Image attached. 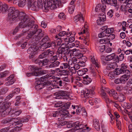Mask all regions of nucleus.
I'll return each mask as SVG.
<instances>
[{
    "label": "nucleus",
    "instance_id": "f257e3e1",
    "mask_svg": "<svg viewBox=\"0 0 132 132\" xmlns=\"http://www.w3.org/2000/svg\"><path fill=\"white\" fill-rule=\"evenodd\" d=\"M8 16L9 18H12L13 21L17 22L20 20L19 25L15 28L14 32H17L20 28H22L26 26L29 25L28 21L29 19L28 18V16L23 12H19L15 10L13 7H10L8 10Z\"/></svg>",
    "mask_w": 132,
    "mask_h": 132
},
{
    "label": "nucleus",
    "instance_id": "f03ea898",
    "mask_svg": "<svg viewBox=\"0 0 132 132\" xmlns=\"http://www.w3.org/2000/svg\"><path fill=\"white\" fill-rule=\"evenodd\" d=\"M42 30L40 29H38L37 30H34L32 31H30L28 34V35L26 37V39H34L36 41L35 42V44L34 45H31L29 47L28 51H30L31 52V54L32 57L36 53V51L38 50V47L36 46L35 45L39 42V40L41 39L43 36V34L42 32Z\"/></svg>",
    "mask_w": 132,
    "mask_h": 132
},
{
    "label": "nucleus",
    "instance_id": "7ed1b4c3",
    "mask_svg": "<svg viewBox=\"0 0 132 132\" xmlns=\"http://www.w3.org/2000/svg\"><path fill=\"white\" fill-rule=\"evenodd\" d=\"M44 7L47 12L49 9H54L56 8V5L59 7H61L62 4V1L60 0H43Z\"/></svg>",
    "mask_w": 132,
    "mask_h": 132
},
{
    "label": "nucleus",
    "instance_id": "20e7f679",
    "mask_svg": "<svg viewBox=\"0 0 132 132\" xmlns=\"http://www.w3.org/2000/svg\"><path fill=\"white\" fill-rule=\"evenodd\" d=\"M32 0H28V8L33 11H37L39 9L43 8L42 0H37V2L34 1L32 3Z\"/></svg>",
    "mask_w": 132,
    "mask_h": 132
},
{
    "label": "nucleus",
    "instance_id": "39448f33",
    "mask_svg": "<svg viewBox=\"0 0 132 132\" xmlns=\"http://www.w3.org/2000/svg\"><path fill=\"white\" fill-rule=\"evenodd\" d=\"M17 118H6L3 120L2 122L4 123H12V125L10 126V127L20 128L22 126V124L20 121H17Z\"/></svg>",
    "mask_w": 132,
    "mask_h": 132
},
{
    "label": "nucleus",
    "instance_id": "423d86ee",
    "mask_svg": "<svg viewBox=\"0 0 132 132\" xmlns=\"http://www.w3.org/2000/svg\"><path fill=\"white\" fill-rule=\"evenodd\" d=\"M66 52L65 48L63 47L61 48H59L56 54L53 55L50 59L51 61H56L61 59L62 57V54H64Z\"/></svg>",
    "mask_w": 132,
    "mask_h": 132
},
{
    "label": "nucleus",
    "instance_id": "0eeeda50",
    "mask_svg": "<svg viewBox=\"0 0 132 132\" xmlns=\"http://www.w3.org/2000/svg\"><path fill=\"white\" fill-rule=\"evenodd\" d=\"M1 105L0 108V115L5 117L9 114L11 111L9 107L11 105L10 103L4 102Z\"/></svg>",
    "mask_w": 132,
    "mask_h": 132
},
{
    "label": "nucleus",
    "instance_id": "6e6552de",
    "mask_svg": "<svg viewBox=\"0 0 132 132\" xmlns=\"http://www.w3.org/2000/svg\"><path fill=\"white\" fill-rule=\"evenodd\" d=\"M48 77L47 75L44 76V77L40 78L39 81L37 83V85L35 86V88L37 90H39L44 88L45 86H49L46 85V83L47 82H45V84L42 83L46 80V79Z\"/></svg>",
    "mask_w": 132,
    "mask_h": 132
},
{
    "label": "nucleus",
    "instance_id": "1a4fd4ad",
    "mask_svg": "<svg viewBox=\"0 0 132 132\" xmlns=\"http://www.w3.org/2000/svg\"><path fill=\"white\" fill-rule=\"evenodd\" d=\"M62 81L61 80H60L57 82L55 80L50 81H47L46 83V85L47 86H50L48 87L49 88V90H51L52 89L55 88H59L56 85L57 84L60 86H62Z\"/></svg>",
    "mask_w": 132,
    "mask_h": 132
},
{
    "label": "nucleus",
    "instance_id": "9d476101",
    "mask_svg": "<svg viewBox=\"0 0 132 132\" xmlns=\"http://www.w3.org/2000/svg\"><path fill=\"white\" fill-rule=\"evenodd\" d=\"M86 125L84 126L81 123H80L79 121H78L73 123L72 125H71V127H73L75 128V130H77L78 129H81V130L83 131L84 130H86V128L87 131H89L90 130V129L88 127H86Z\"/></svg>",
    "mask_w": 132,
    "mask_h": 132
},
{
    "label": "nucleus",
    "instance_id": "9b49d317",
    "mask_svg": "<svg viewBox=\"0 0 132 132\" xmlns=\"http://www.w3.org/2000/svg\"><path fill=\"white\" fill-rule=\"evenodd\" d=\"M51 116L53 117H56L59 121H63L66 117L65 114L61 113V111H56L53 112L51 114Z\"/></svg>",
    "mask_w": 132,
    "mask_h": 132
},
{
    "label": "nucleus",
    "instance_id": "f8f14e48",
    "mask_svg": "<svg viewBox=\"0 0 132 132\" xmlns=\"http://www.w3.org/2000/svg\"><path fill=\"white\" fill-rule=\"evenodd\" d=\"M56 95L55 98L56 99H64L67 98L68 96L66 93L65 91L63 90H60L55 93Z\"/></svg>",
    "mask_w": 132,
    "mask_h": 132
},
{
    "label": "nucleus",
    "instance_id": "ddd939ff",
    "mask_svg": "<svg viewBox=\"0 0 132 132\" xmlns=\"http://www.w3.org/2000/svg\"><path fill=\"white\" fill-rule=\"evenodd\" d=\"M101 1L103 4H110L112 7L115 9L117 10L118 9V6L116 0H101Z\"/></svg>",
    "mask_w": 132,
    "mask_h": 132
},
{
    "label": "nucleus",
    "instance_id": "4468645a",
    "mask_svg": "<svg viewBox=\"0 0 132 132\" xmlns=\"http://www.w3.org/2000/svg\"><path fill=\"white\" fill-rule=\"evenodd\" d=\"M28 19H29V21H28V24H29V25H28V26H26L25 27H24L23 28H26L27 29H27V31H28V30H29L31 28H32L33 27H34V28L35 29L34 30H37L38 29H37V28L38 27V25L36 24H35L34 25V22L33 21H30V19L28 18Z\"/></svg>",
    "mask_w": 132,
    "mask_h": 132
},
{
    "label": "nucleus",
    "instance_id": "2eb2a0df",
    "mask_svg": "<svg viewBox=\"0 0 132 132\" xmlns=\"http://www.w3.org/2000/svg\"><path fill=\"white\" fill-rule=\"evenodd\" d=\"M55 39L56 40V43H57V46H61V47L60 48H61L63 47L64 48H65V50L66 51L67 50L65 49L67 48V47H66V44H64L62 43V39L58 36V35H56L55 37Z\"/></svg>",
    "mask_w": 132,
    "mask_h": 132
},
{
    "label": "nucleus",
    "instance_id": "dca6fc26",
    "mask_svg": "<svg viewBox=\"0 0 132 132\" xmlns=\"http://www.w3.org/2000/svg\"><path fill=\"white\" fill-rule=\"evenodd\" d=\"M74 21L75 23H77V24H79V25L80 23H83L84 20L82 15L81 14L77 15L74 17Z\"/></svg>",
    "mask_w": 132,
    "mask_h": 132
},
{
    "label": "nucleus",
    "instance_id": "f3484780",
    "mask_svg": "<svg viewBox=\"0 0 132 132\" xmlns=\"http://www.w3.org/2000/svg\"><path fill=\"white\" fill-rule=\"evenodd\" d=\"M90 58L93 65L95 68L96 70H97L100 67V63L97 60H95L93 56H90Z\"/></svg>",
    "mask_w": 132,
    "mask_h": 132
},
{
    "label": "nucleus",
    "instance_id": "a211bd4d",
    "mask_svg": "<svg viewBox=\"0 0 132 132\" xmlns=\"http://www.w3.org/2000/svg\"><path fill=\"white\" fill-rule=\"evenodd\" d=\"M72 65V61L70 60H69L68 63H63L61 64L60 67L61 69H70V65Z\"/></svg>",
    "mask_w": 132,
    "mask_h": 132
},
{
    "label": "nucleus",
    "instance_id": "6ab92c4d",
    "mask_svg": "<svg viewBox=\"0 0 132 132\" xmlns=\"http://www.w3.org/2000/svg\"><path fill=\"white\" fill-rule=\"evenodd\" d=\"M129 74H125L122 75L120 77L121 84H123L126 83L128 80L131 73Z\"/></svg>",
    "mask_w": 132,
    "mask_h": 132
},
{
    "label": "nucleus",
    "instance_id": "aec40b11",
    "mask_svg": "<svg viewBox=\"0 0 132 132\" xmlns=\"http://www.w3.org/2000/svg\"><path fill=\"white\" fill-rule=\"evenodd\" d=\"M70 52L74 56H76L78 59L80 57L82 56V54L80 53V51L79 50H77L74 49L70 51Z\"/></svg>",
    "mask_w": 132,
    "mask_h": 132
},
{
    "label": "nucleus",
    "instance_id": "412c9836",
    "mask_svg": "<svg viewBox=\"0 0 132 132\" xmlns=\"http://www.w3.org/2000/svg\"><path fill=\"white\" fill-rule=\"evenodd\" d=\"M99 18L97 21V23L98 24H101V22H103L105 20V15L104 14V13L102 14H99L98 15Z\"/></svg>",
    "mask_w": 132,
    "mask_h": 132
},
{
    "label": "nucleus",
    "instance_id": "4be33fe9",
    "mask_svg": "<svg viewBox=\"0 0 132 132\" xmlns=\"http://www.w3.org/2000/svg\"><path fill=\"white\" fill-rule=\"evenodd\" d=\"M51 62L49 65L47 67V68H52L58 67L60 64V63L59 61H53Z\"/></svg>",
    "mask_w": 132,
    "mask_h": 132
},
{
    "label": "nucleus",
    "instance_id": "5701e85b",
    "mask_svg": "<svg viewBox=\"0 0 132 132\" xmlns=\"http://www.w3.org/2000/svg\"><path fill=\"white\" fill-rule=\"evenodd\" d=\"M121 68L125 73V74H129V73H131L130 71L127 69V68L128 66L127 64L125 63H122L121 65Z\"/></svg>",
    "mask_w": 132,
    "mask_h": 132
},
{
    "label": "nucleus",
    "instance_id": "b1692460",
    "mask_svg": "<svg viewBox=\"0 0 132 132\" xmlns=\"http://www.w3.org/2000/svg\"><path fill=\"white\" fill-rule=\"evenodd\" d=\"M93 125L95 129L97 131L100 130V124L98 120L97 119H94L93 121Z\"/></svg>",
    "mask_w": 132,
    "mask_h": 132
},
{
    "label": "nucleus",
    "instance_id": "393cba45",
    "mask_svg": "<svg viewBox=\"0 0 132 132\" xmlns=\"http://www.w3.org/2000/svg\"><path fill=\"white\" fill-rule=\"evenodd\" d=\"M83 79V83L85 85H88L91 82L92 79L89 77L88 76H86L82 77Z\"/></svg>",
    "mask_w": 132,
    "mask_h": 132
},
{
    "label": "nucleus",
    "instance_id": "a878e982",
    "mask_svg": "<svg viewBox=\"0 0 132 132\" xmlns=\"http://www.w3.org/2000/svg\"><path fill=\"white\" fill-rule=\"evenodd\" d=\"M109 95L110 96L112 97L113 99L115 100H116L117 99V93L113 89L111 90Z\"/></svg>",
    "mask_w": 132,
    "mask_h": 132
},
{
    "label": "nucleus",
    "instance_id": "bb28decb",
    "mask_svg": "<svg viewBox=\"0 0 132 132\" xmlns=\"http://www.w3.org/2000/svg\"><path fill=\"white\" fill-rule=\"evenodd\" d=\"M75 39V37L73 36H71L70 37L65 38L64 39L65 43L66 45L68 44L69 43H72L73 42Z\"/></svg>",
    "mask_w": 132,
    "mask_h": 132
},
{
    "label": "nucleus",
    "instance_id": "cd10ccee",
    "mask_svg": "<svg viewBox=\"0 0 132 132\" xmlns=\"http://www.w3.org/2000/svg\"><path fill=\"white\" fill-rule=\"evenodd\" d=\"M116 55L115 53H113L106 56V59L107 61H110L115 59Z\"/></svg>",
    "mask_w": 132,
    "mask_h": 132
},
{
    "label": "nucleus",
    "instance_id": "c85d7f7f",
    "mask_svg": "<svg viewBox=\"0 0 132 132\" xmlns=\"http://www.w3.org/2000/svg\"><path fill=\"white\" fill-rule=\"evenodd\" d=\"M10 128H10L7 127L3 128L1 130L0 132H7L9 130H10V132H14L16 131L15 128H13L12 129H11Z\"/></svg>",
    "mask_w": 132,
    "mask_h": 132
},
{
    "label": "nucleus",
    "instance_id": "c756f323",
    "mask_svg": "<svg viewBox=\"0 0 132 132\" xmlns=\"http://www.w3.org/2000/svg\"><path fill=\"white\" fill-rule=\"evenodd\" d=\"M117 99L116 100H118L119 101L122 102L125 100V96L122 94L119 93L118 96L117 95Z\"/></svg>",
    "mask_w": 132,
    "mask_h": 132
},
{
    "label": "nucleus",
    "instance_id": "7c9ffc66",
    "mask_svg": "<svg viewBox=\"0 0 132 132\" xmlns=\"http://www.w3.org/2000/svg\"><path fill=\"white\" fill-rule=\"evenodd\" d=\"M78 59H80V60L79 64L81 63L82 65L84 64L87 60L86 57L85 56H83V54H82V56L80 57Z\"/></svg>",
    "mask_w": 132,
    "mask_h": 132
},
{
    "label": "nucleus",
    "instance_id": "2f4dec72",
    "mask_svg": "<svg viewBox=\"0 0 132 132\" xmlns=\"http://www.w3.org/2000/svg\"><path fill=\"white\" fill-rule=\"evenodd\" d=\"M70 103H67L65 104L63 106L61 107V108L62 110V112L63 111H65V112H66L67 111L66 110L68 109L70 107Z\"/></svg>",
    "mask_w": 132,
    "mask_h": 132
},
{
    "label": "nucleus",
    "instance_id": "473e14b6",
    "mask_svg": "<svg viewBox=\"0 0 132 132\" xmlns=\"http://www.w3.org/2000/svg\"><path fill=\"white\" fill-rule=\"evenodd\" d=\"M49 61V60L46 59H44L41 61V62L39 64L40 66L42 67L47 64Z\"/></svg>",
    "mask_w": 132,
    "mask_h": 132
},
{
    "label": "nucleus",
    "instance_id": "72a5a7b5",
    "mask_svg": "<svg viewBox=\"0 0 132 132\" xmlns=\"http://www.w3.org/2000/svg\"><path fill=\"white\" fill-rule=\"evenodd\" d=\"M47 72V71L46 70H44L40 71L38 72H35L34 75L35 76H38L43 75L46 74Z\"/></svg>",
    "mask_w": 132,
    "mask_h": 132
},
{
    "label": "nucleus",
    "instance_id": "f704fd0d",
    "mask_svg": "<svg viewBox=\"0 0 132 132\" xmlns=\"http://www.w3.org/2000/svg\"><path fill=\"white\" fill-rule=\"evenodd\" d=\"M39 69L38 68L33 65L29 66L28 68V70L32 72L36 71Z\"/></svg>",
    "mask_w": 132,
    "mask_h": 132
},
{
    "label": "nucleus",
    "instance_id": "c9c22d12",
    "mask_svg": "<svg viewBox=\"0 0 132 132\" xmlns=\"http://www.w3.org/2000/svg\"><path fill=\"white\" fill-rule=\"evenodd\" d=\"M26 3V0H20L18 3L19 7H22L25 5Z\"/></svg>",
    "mask_w": 132,
    "mask_h": 132
},
{
    "label": "nucleus",
    "instance_id": "e433bc0d",
    "mask_svg": "<svg viewBox=\"0 0 132 132\" xmlns=\"http://www.w3.org/2000/svg\"><path fill=\"white\" fill-rule=\"evenodd\" d=\"M106 34L113 33L114 31V29L113 28H109L107 29L103 28Z\"/></svg>",
    "mask_w": 132,
    "mask_h": 132
},
{
    "label": "nucleus",
    "instance_id": "4c0bfd02",
    "mask_svg": "<svg viewBox=\"0 0 132 132\" xmlns=\"http://www.w3.org/2000/svg\"><path fill=\"white\" fill-rule=\"evenodd\" d=\"M102 98L104 99L107 103L110 102L108 98V96L104 92H103L102 94Z\"/></svg>",
    "mask_w": 132,
    "mask_h": 132
},
{
    "label": "nucleus",
    "instance_id": "58836bf2",
    "mask_svg": "<svg viewBox=\"0 0 132 132\" xmlns=\"http://www.w3.org/2000/svg\"><path fill=\"white\" fill-rule=\"evenodd\" d=\"M102 30V32L98 34V36L100 38L108 36V35L106 34L104 29L103 28Z\"/></svg>",
    "mask_w": 132,
    "mask_h": 132
},
{
    "label": "nucleus",
    "instance_id": "ea45409f",
    "mask_svg": "<svg viewBox=\"0 0 132 132\" xmlns=\"http://www.w3.org/2000/svg\"><path fill=\"white\" fill-rule=\"evenodd\" d=\"M110 102L114 107L117 109L119 108V106L118 104V102L117 101L111 100Z\"/></svg>",
    "mask_w": 132,
    "mask_h": 132
},
{
    "label": "nucleus",
    "instance_id": "a19ab883",
    "mask_svg": "<svg viewBox=\"0 0 132 132\" xmlns=\"http://www.w3.org/2000/svg\"><path fill=\"white\" fill-rule=\"evenodd\" d=\"M116 59L118 60V61H121L123 60L124 58V54L121 53L119 56H116Z\"/></svg>",
    "mask_w": 132,
    "mask_h": 132
},
{
    "label": "nucleus",
    "instance_id": "79ce46f5",
    "mask_svg": "<svg viewBox=\"0 0 132 132\" xmlns=\"http://www.w3.org/2000/svg\"><path fill=\"white\" fill-rule=\"evenodd\" d=\"M116 73V75H119L121 74L124 73L125 74V72L121 69V68H118L115 71Z\"/></svg>",
    "mask_w": 132,
    "mask_h": 132
},
{
    "label": "nucleus",
    "instance_id": "37998d69",
    "mask_svg": "<svg viewBox=\"0 0 132 132\" xmlns=\"http://www.w3.org/2000/svg\"><path fill=\"white\" fill-rule=\"evenodd\" d=\"M101 59L102 64L104 65H105L107 63V60L106 59V56L105 57L104 55H102L101 56Z\"/></svg>",
    "mask_w": 132,
    "mask_h": 132
},
{
    "label": "nucleus",
    "instance_id": "c03bdc74",
    "mask_svg": "<svg viewBox=\"0 0 132 132\" xmlns=\"http://www.w3.org/2000/svg\"><path fill=\"white\" fill-rule=\"evenodd\" d=\"M29 116H27L26 117H23L21 119V122H26L29 121V119L30 118Z\"/></svg>",
    "mask_w": 132,
    "mask_h": 132
},
{
    "label": "nucleus",
    "instance_id": "a18cd8bd",
    "mask_svg": "<svg viewBox=\"0 0 132 132\" xmlns=\"http://www.w3.org/2000/svg\"><path fill=\"white\" fill-rule=\"evenodd\" d=\"M77 73L79 76H82L85 73V69L79 70L77 71Z\"/></svg>",
    "mask_w": 132,
    "mask_h": 132
},
{
    "label": "nucleus",
    "instance_id": "49530a36",
    "mask_svg": "<svg viewBox=\"0 0 132 132\" xmlns=\"http://www.w3.org/2000/svg\"><path fill=\"white\" fill-rule=\"evenodd\" d=\"M115 76V73L113 72H110L108 74V76L110 79L112 80L114 79Z\"/></svg>",
    "mask_w": 132,
    "mask_h": 132
},
{
    "label": "nucleus",
    "instance_id": "de8ad7c7",
    "mask_svg": "<svg viewBox=\"0 0 132 132\" xmlns=\"http://www.w3.org/2000/svg\"><path fill=\"white\" fill-rule=\"evenodd\" d=\"M8 90L7 87H4L0 91V95L5 94L7 91Z\"/></svg>",
    "mask_w": 132,
    "mask_h": 132
},
{
    "label": "nucleus",
    "instance_id": "09e8293b",
    "mask_svg": "<svg viewBox=\"0 0 132 132\" xmlns=\"http://www.w3.org/2000/svg\"><path fill=\"white\" fill-rule=\"evenodd\" d=\"M50 42H46L43 44L42 46V47L44 49H46L48 48H49L50 47Z\"/></svg>",
    "mask_w": 132,
    "mask_h": 132
},
{
    "label": "nucleus",
    "instance_id": "8fccbe9b",
    "mask_svg": "<svg viewBox=\"0 0 132 132\" xmlns=\"http://www.w3.org/2000/svg\"><path fill=\"white\" fill-rule=\"evenodd\" d=\"M109 67L112 69H114L116 67L117 64L115 62L111 63L108 64Z\"/></svg>",
    "mask_w": 132,
    "mask_h": 132
},
{
    "label": "nucleus",
    "instance_id": "3c124183",
    "mask_svg": "<svg viewBox=\"0 0 132 132\" xmlns=\"http://www.w3.org/2000/svg\"><path fill=\"white\" fill-rule=\"evenodd\" d=\"M3 13H4L7 11L8 7L7 5L5 4H3Z\"/></svg>",
    "mask_w": 132,
    "mask_h": 132
},
{
    "label": "nucleus",
    "instance_id": "603ef678",
    "mask_svg": "<svg viewBox=\"0 0 132 132\" xmlns=\"http://www.w3.org/2000/svg\"><path fill=\"white\" fill-rule=\"evenodd\" d=\"M75 5L72 6H69L68 11L70 14L72 13L75 9Z\"/></svg>",
    "mask_w": 132,
    "mask_h": 132
},
{
    "label": "nucleus",
    "instance_id": "864d4df0",
    "mask_svg": "<svg viewBox=\"0 0 132 132\" xmlns=\"http://www.w3.org/2000/svg\"><path fill=\"white\" fill-rule=\"evenodd\" d=\"M87 29L85 28V27H83L80 30V32L79 33V34H83L85 33H86L87 32Z\"/></svg>",
    "mask_w": 132,
    "mask_h": 132
},
{
    "label": "nucleus",
    "instance_id": "5fc2aeb1",
    "mask_svg": "<svg viewBox=\"0 0 132 132\" xmlns=\"http://www.w3.org/2000/svg\"><path fill=\"white\" fill-rule=\"evenodd\" d=\"M90 93V91L87 89H86L84 93V97H87L89 95Z\"/></svg>",
    "mask_w": 132,
    "mask_h": 132
},
{
    "label": "nucleus",
    "instance_id": "6e6d98bb",
    "mask_svg": "<svg viewBox=\"0 0 132 132\" xmlns=\"http://www.w3.org/2000/svg\"><path fill=\"white\" fill-rule=\"evenodd\" d=\"M50 47L51 48L54 49L55 48L56 46V43L54 42H50Z\"/></svg>",
    "mask_w": 132,
    "mask_h": 132
},
{
    "label": "nucleus",
    "instance_id": "4d7b16f0",
    "mask_svg": "<svg viewBox=\"0 0 132 132\" xmlns=\"http://www.w3.org/2000/svg\"><path fill=\"white\" fill-rule=\"evenodd\" d=\"M83 107L80 106H79L78 108L77 109L76 111V113L77 115H79L80 114L81 110H82Z\"/></svg>",
    "mask_w": 132,
    "mask_h": 132
},
{
    "label": "nucleus",
    "instance_id": "13d9d810",
    "mask_svg": "<svg viewBox=\"0 0 132 132\" xmlns=\"http://www.w3.org/2000/svg\"><path fill=\"white\" fill-rule=\"evenodd\" d=\"M89 39L88 37L85 38L83 40V42L86 45H88L89 44Z\"/></svg>",
    "mask_w": 132,
    "mask_h": 132
},
{
    "label": "nucleus",
    "instance_id": "bf43d9fd",
    "mask_svg": "<svg viewBox=\"0 0 132 132\" xmlns=\"http://www.w3.org/2000/svg\"><path fill=\"white\" fill-rule=\"evenodd\" d=\"M47 53L48 55L51 56H52L54 54L55 52L54 51H51L50 49H48L47 50Z\"/></svg>",
    "mask_w": 132,
    "mask_h": 132
},
{
    "label": "nucleus",
    "instance_id": "052dcab7",
    "mask_svg": "<svg viewBox=\"0 0 132 132\" xmlns=\"http://www.w3.org/2000/svg\"><path fill=\"white\" fill-rule=\"evenodd\" d=\"M78 58L77 59L76 57H73L72 59H70L72 61V64L73 63L74 64H76L77 63H79V61L78 60Z\"/></svg>",
    "mask_w": 132,
    "mask_h": 132
},
{
    "label": "nucleus",
    "instance_id": "680f3d73",
    "mask_svg": "<svg viewBox=\"0 0 132 132\" xmlns=\"http://www.w3.org/2000/svg\"><path fill=\"white\" fill-rule=\"evenodd\" d=\"M114 11L112 9L110 10L107 13V14L109 18H111L113 16Z\"/></svg>",
    "mask_w": 132,
    "mask_h": 132
},
{
    "label": "nucleus",
    "instance_id": "e2e57ef3",
    "mask_svg": "<svg viewBox=\"0 0 132 132\" xmlns=\"http://www.w3.org/2000/svg\"><path fill=\"white\" fill-rule=\"evenodd\" d=\"M9 81L6 82L5 84V85L6 86H9L10 85L13 84L14 82L15 81L13 80H9Z\"/></svg>",
    "mask_w": 132,
    "mask_h": 132
},
{
    "label": "nucleus",
    "instance_id": "0e129e2a",
    "mask_svg": "<svg viewBox=\"0 0 132 132\" xmlns=\"http://www.w3.org/2000/svg\"><path fill=\"white\" fill-rule=\"evenodd\" d=\"M21 98V97L20 96H18L16 97V102L15 103V105H18L20 103V100Z\"/></svg>",
    "mask_w": 132,
    "mask_h": 132
},
{
    "label": "nucleus",
    "instance_id": "69168bd1",
    "mask_svg": "<svg viewBox=\"0 0 132 132\" xmlns=\"http://www.w3.org/2000/svg\"><path fill=\"white\" fill-rule=\"evenodd\" d=\"M59 17L62 20H64L65 19V15L64 13H61L59 14Z\"/></svg>",
    "mask_w": 132,
    "mask_h": 132
},
{
    "label": "nucleus",
    "instance_id": "338daca9",
    "mask_svg": "<svg viewBox=\"0 0 132 132\" xmlns=\"http://www.w3.org/2000/svg\"><path fill=\"white\" fill-rule=\"evenodd\" d=\"M63 103L61 102H58L55 104L54 107L56 108L60 107L63 105Z\"/></svg>",
    "mask_w": 132,
    "mask_h": 132
},
{
    "label": "nucleus",
    "instance_id": "774afa93",
    "mask_svg": "<svg viewBox=\"0 0 132 132\" xmlns=\"http://www.w3.org/2000/svg\"><path fill=\"white\" fill-rule=\"evenodd\" d=\"M105 46L103 45L102 46H100L98 47V48L100 51L101 52H103L105 50Z\"/></svg>",
    "mask_w": 132,
    "mask_h": 132
}]
</instances>
